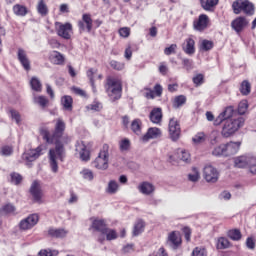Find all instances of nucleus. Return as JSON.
<instances>
[{
  "label": "nucleus",
  "mask_w": 256,
  "mask_h": 256,
  "mask_svg": "<svg viewBox=\"0 0 256 256\" xmlns=\"http://www.w3.org/2000/svg\"><path fill=\"white\" fill-rule=\"evenodd\" d=\"M54 143L56 146L49 151V161L52 172L57 173V171H59L58 161H63V153H65L63 145L71 143V137L64 133L62 134V137H60L58 141H54Z\"/></svg>",
  "instance_id": "obj_1"
},
{
  "label": "nucleus",
  "mask_w": 256,
  "mask_h": 256,
  "mask_svg": "<svg viewBox=\"0 0 256 256\" xmlns=\"http://www.w3.org/2000/svg\"><path fill=\"white\" fill-rule=\"evenodd\" d=\"M66 124L61 118L56 119V123L54 126V132L51 134L49 128L42 127L40 128V135L42 139L48 143V145H53L55 141H59L60 137H63L65 133Z\"/></svg>",
  "instance_id": "obj_2"
},
{
  "label": "nucleus",
  "mask_w": 256,
  "mask_h": 256,
  "mask_svg": "<svg viewBox=\"0 0 256 256\" xmlns=\"http://www.w3.org/2000/svg\"><path fill=\"white\" fill-rule=\"evenodd\" d=\"M109 159H111V148L109 144H103L98 156L92 162V166L98 171H107L109 169Z\"/></svg>",
  "instance_id": "obj_3"
},
{
  "label": "nucleus",
  "mask_w": 256,
  "mask_h": 256,
  "mask_svg": "<svg viewBox=\"0 0 256 256\" xmlns=\"http://www.w3.org/2000/svg\"><path fill=\"white\" fill-rule=\"evenodd\" d=\"M245 125V118L244 117H238L234 118L233 120H225L221 135L224 137V139H229V137H233L241 127Z\"/></svg>",
  "instance_id": "obj_4"
},
{
  "label": "nucleus",
  "mask_w": 256,
  "mask_h": 256,
  "mask_svg": "<svg viewBox=\"0 0 256 256\" xmlns=\"http://www.w3.org/2000/svg\"><path fill=\"white\" fill-rule=\"evenodd\" d=\"M121 82L115 78H108L106 83V93L110 97L111 101H118L121 99Z\"/></svg>",
  "instance_id": "obj_5"
},
{
  "label": "nucleus",
  "mask_w": 256,
  "mask_h": 256,
  "mask_svg": "<svg viewBox=\"0 0 256 256\" xmlns=\"http://www.w3.org/2000/svg\"><path fill=\"white\" fill-rule=\"evenodd\" d=\"M232 9L235 15H239L241 12L248 16L255 15V5L249 0L234 1Z\"/></svg>",
  "instance_id": "obj_6"
},
{
  "label": "nucleus",
  "mask_w": 256,
  "mask_h": 256,
  "mask_svg": "<svg viewBox=\"0 0 256 256\" xmlns=\"http://www.w3.org/2000/svg\"><path fill=\"white\" fill-rule=\"evenodd\" d=\"M55 29L57 35L62 37V39H71V35H73V25L69 22L61 23L55 22Z\"/></svg>",
  "instance_id": "obj_7"
},
{
  "label": "nucleus",
  "mask_w": 256,
  "mask_h": 256,
  "mask_svg": "<svg viewBox=\"0 0 256 256\" xmlns=\"http://www.w3.org/2000/svg\"><path fill=\"white\" fill-rule=\"evenodd\" d=\"M43 155V146H38L36 149L29 150L22 155L23 161H25L27 167H31L33 161L39 159Z\"/></svg>",
  "instance_id": "obj_8"
},
{
  "label": "nucleus",
  "mask_w": 256,
  "mask_h": 256,
  "mask_svg": "<svg viewBox=\"0 0 256 256\" xmlns=\"http://www.w3.org/2000/svg\"><path fill=\"white\" fill-rule=\"evenodd\" d=\"M37 223H39V215L31 214L28 217L22 219L19 222L18 227L20 231H29L30 229H33Z\"/></svg>",
  "instance_id": "obj_9"
},
{
  "label": "nucleus",
  "mask_w": 256,
  "mask_h": 256,
  "mask_svg": "<svg viewBox=\"0 0 256 256\" xmlns=\"http://www.w3.org/2000/svg\"><path fill=\"white\" fill-rule=\"evenodd\" d=\"M254 163L255 157L250 154H245L234 158V167H237L238 169H245Z\"/></svg>",
  "instance_id": "obj_10"
},
{
  "label": "nucleus",
  "mask_w": 256,
  "mask_h": 256,
  "mask_svg": "<svg viewBox=\"0 0 256 256\" xmlns=\"http://www.w3.org/2000/svg\"><path fill=\"white\" fill-rule=\"evenodd\" d=\"M203 177L207 183H217L219 181V170L212 165L203 168Z\"/></svg>",
  "instance_id": "obj_11"
},
{
  "label": "nucleus",
  "mask_w": 256,
  "mask_h": 256,
  "mask_svg": "<svg viewBox=\"0 0 256 256\" xmlns=\"http://www.w3.org/2000/svg\"><path fill=\"white\" fill-rule=\"evenodd\" d=\"M170 139L177 141L181 136V125L176 118H171L168 125Z\"/></svg>",
  "instance_id": "obj_12"
},
{
  "label": "nucleus",
  "mask_w": 256,
  "mask_h": 256,
  "mask_svg": "<svg viewBox=\"0 0 256 256\" xmlns=\"http://www.w3.org/2000/svg\"><path fill=\"white\" fill-rule=\"evenodd\" d=\"M78 27L81 33L82 31L91 33V30L93 29V19L91 18V14H83L82 20L78 22Z\"/></svg>",
  "instance_id": "obj_13"
},
{
  "label": "nucleus",
  "mask_w": 256,
  "mask_h": 256,
  "mask_svg": "<svg viewBox=\"0 0 256 256\" xmlns=\"http://www.w3.org/2000/svg\"><path fill=\"white\" fill-rule=\"evenodd\" d=\"M75 151L76 153H78L81 161L87 162L91 159L89 150H87V146L85 145V142L77 141L75 145Z\"/></svg>",
  "instance_id": "obj_14"
},
{
  "label": "nucleus",
  "mask_w": 256,
  "mask_h": 256,
  "mask_svg": "<svg viewBox=\"0 0 256 256\" xmlns=\"http://www.w3.org/2000/svg\"><path fill=\"white\" fill-rule=\"evenodd\" d=\"M18 61L25 71H31V61L27 57V52L23 48H19L17 52Z\"/></svg>",
  "instance_id": "obj_15"
},
{
  "label": "nucleus",
  "mask_w": 256,
  "mask_h": 256,
  "mask_svg": "<svg viewBox=\"0 0 256 256\" xmlns=\"http://www.w3.org/2000/svg\"><path fill=\"white\" fill-rule=\"evenodd\" d=\"M247 25H249V21L243 16L237 17L231 22L232 29L238 34L241 33V31H243Z\"/></svg>",
  "instance_id": "obj_16"
},
{
  "label": "nucleus",
  "mask_w": 256,
  "mask_h": 256,
  "mask_svg": "<svg viewBox=\"0 0 256 256\" xmlns=\"http://www.w3.org/2000/svg\"><path fill=\"white\" fill-rule=\"evenodd\" d=\"M30 193L35 201V203H41L43 197V191L41 190V185L38 181H34L30 187Z\"/></svg>",
  "instance_id": "obj_17"
},
{
  "label": "nucleus",
  "mask_w": 256,
  "mask_h": 256,
  "mask_svg": "<svg viewBox=\"0 0 256 256\" xmlns=\"http://www.w3.org/2000/svg\"><path fill=\"white\" fill-rule=\"evenodd\" d=\"M241 144V141H230L224 144L226 148V157H233V155H237V153H239V149H241Z\"/></svg>",
  "instance_id": "obj_18"
},
{
  "label": "nucleus",
  "mask_w": 256,
  "mask_h": 256,
  "mask_svg": "<svg viewBox=\"0 0 256 256\" xmlns=\"http://www.w3.org/2000/svg\"><path fill=\"white\" fill-rule=\"evenodd\" d=\"M181 242V234L179 232L173 231L168 235L167 243L172 249H177Z\"/></svg>",
  "instance_id": "obj_19"
},
{
  "label": "nucleus",
  "mask_w": 256,
  "mask_h": 256,
  "mask_svg": "<svg viewBox=\"0 0 256 256\" xmlns=\"http://www.w3.org/2000/svg\"><path fill=\"white\" fill-rule=\"evenodd\" d=\"M158 137H161V129L152 127L147 130L146 134L142 137V141L147 143V141L151 139H158Z\"/></svg>",
  "instance_id": "obj_20"
},
{
  "label": "nucleus",
  "mask_w": 256,
  "mask_h": 256,
  "mask_svg": "<svg viewBox=\"0 0 256 256\" xmlns=\"http://www.w3.org/2000/svg\"><path fill=\"white\" fill-rule=\"evenodd\" d=\"M209 24V16L205 14H201L196 22H194V29L196 31H204L207 29V25Z\"/></svg>",
  "instance_id": "obj_21"
},
{
  "label": "nucleus",
  "mask_w": 256,
  "mask_h": 256,
  "mask_svg": "<svg viewBox=\"0 0 256 256\" xmlns=\"http://www.w3.org/2000/svg\"><path fill=\"white\" fill-rule=\"evenodd\" d=\"M48 235H50V237H54L55 239H64V237L69 235V230H66L65 228H50L48 230Z\"/></svg>",
  "instance_id": "obj_22"
},
{
  "label": "nucleus",
  "mask_w": 256,
  "mask_h": 256,
  "mask_svg": "<svg viewBox=\"0 0 256 256\" xmlns=\"http://www.w3.org/2000/svg\"><path fill=\"white\" fill-rule=\"evenodd\" d=\"M182 51L186 53V55H194L195 54V40L193 38H187L182 44Z\"/></svg>",
  "instance_id": "obj_23"
},
{
  "label": "nucleus",
  "mask_w": 256,
  "mask_h": 256,
  "mask_svg": "<svg viewBox=\"0 0 256 256\" xmlns=\"http://www.w3.org/2000/svg\"><path fill=\"white\" fill-rule=\"evenodd\" d=\"M138 191L142 193V195H152V193H155V186L149 182H142L138 186Z\"/></svg>",
  "instance_id": "obj_24"
},
{
  "label": "nucleus",
  "mask_w": 256,
  "mask_h": 256,
  "mask_svg": "<svg viewBox=\"0 0 256 256\" xmlns=\"http://www.w3.org/2000/svg\"><path fill=\"white\" fill-rule=\"evenodd\" d=\"M149 117H150L151 123H154L155 125H159V123H161V121L163 120V111L161 110V108H154L150 112Z\"/></svg>",
  "instance_id": "obj_25"
},
{
  "label": "nucleus",
  "mask_w": 256,
  "mask_h": 256,
  "mask_svg": "<svg viewBox=\"0 0 256 256\" xmlns=\"http://www.w3.org/2000/svg\"><path fill=\"white\" fill-rule=\"evenodd\" d=\"M87 77L90 79L93 93H97V88L95 87V79L97 77L98 79H101V77L103 76L101 74L97 75V69L91 68L90 70L87 71Z\"/></svg>",
  "instance_id": "obj_26"
},
{
  "label": "nucleus",
  "mask_w": 256,
  "mask_h": 256,
  "mask_svg": "<svg viewBox=\"0 0 256 256\" xmlns=\"http://www.w3.org/2000/svg\"><path fill=\"white\" fill-rule=\"evenodd\" d=\"M91 229H94V231H98L99 233H104V231L107 229V225L105 224L104 220L101 219H93L91 224Z\"/></svg>",
  "instance_id": "obj_27"
},
{
  "label": "nucleus",
  "mask_w": 256,
  "mask_h": 256,
  "mask_svg": "<svg viewBox=\"0 0 256 256\" xmlns=\"http://www.w3.org/2000/svg\"><path fill=\"white\" fill-rule=\"evenodd\" d=\"M50 61L54 65H63L65 63V56L58 51H53L50 54Z\"/></svg>",
  "instance_id": "obj_28"
},
{
  "label": "nucleus",
  "mask_w": 256,
  "mask_h": 256,
  "mask_svg": "<svg viewBox=\"0 0 256 256\" xmlns=\"http://www.w3.org/2000/svg\"><path fill=\"white\" fill-rule=\"evenodd\" d=\"M143 129V122L141 119L136 118L131 123V131L135 133V135H141V130Z\"/></svg>",
  "instance_id": "obj_29"
},
{
  "label": "nucleus",
  "mask_w": 256,
  "mask_h": 256,
  "mask_svg": "<svg viewBox=\"0 0 256 256\" xmlns=\"http://www.w3.org/2000/svg\"><path fill=\"white\" fill-rule=\"evenodd\" d=\"M212 155L214 157H227L225 144L215 146L214 149L212 150Z\"/></svg>",
  "instance_id": "obj_30"
},
{
  "label": "nucleus",
  "mask_w": 256,
  "mask_h": 256,
  "mask_svg": "<svg viewBox=\"0 0 256 256\" xmlns=\"http://www.w3.org/2000/svg\"><path fill=\"white\" fill-rule=\"evenodd\" d=\"M61 105L65 111H73V98L71 96H63L61 98Z\"/></svg>",
  "instance_id": "obj_31"
},
{
  "label": "nucleus",
  "mask_w": 256,
  "mask_h": 256,
  "mask_svg": "<svg viewBox=\"0 0 256 256\" xmlns=\"http://www.w3.org/2000/svg\"><path fill=\"white\" fill-rule=\"evenodd\" d=\"M177 155L180 161H183V163H191V154L184 149H178Z\"/></svg>",
  "instance_id": "obj_32"
},
{
  "label": "nucleus",
  "mask_w": 256,
  "mask_h": 256,
  "mask_svg": "<svg viewBox=\"0 0 256 256\" xmlns=\"http://www.w3.org/2000/svg\"><path fill=\"white\" fill-rule=\"evenodd\" d=\"M80 176L82 177V179H84V181H93V179H95V174L93 173V171L89 168H84L80 171Z\"/></svg>",
  "instance_id": "obj_33"
},
{
  "label": "nucleus",
  "mask_w": 256,
  "mask_h": 256,
  "mask_svg": "<svg viewBox=\"0 0 256 256\" xmlns=\"http://www.w3.org/2000/svg\"><path fill=\"white\" fill-rule=\"evenodd\" d=\"M37 11L42 17H45L49 13V8H47L45 0H39L37 4Z\"/></svg>",
  "instance_id": "obj_34"
},
{
  "label": "nucleus",
  "mask_w": 256,
  "mask_h": 256,
  "mask_svg": "<svg viewBox=\"0 0 256 256\" xmlns=\"http://www.w3.org/2000/svg\"><path fill=\"white\" fill-rule=\"evenodd\" d=\"M35 105H39L42 109H45L49 105V100L45 96H35L33 98Z\"/></svg>",
  "instance_id": "obj_35"
},
{
  "label": "nucleus",
  "mask_w": 256,
  "mask_h": 256,
  "mask_svg": "<svg viewBox=\"0 0 256 256\" xmlns=\"http://www.w3.org/2000/svg\"><path fill=\"white\" fill-rule=\"evenodd\" d=\"M107 193L110 195H115L119 191V183L115 180H110L106 188Z\"/></svg>",
  "instance_id": "obj_36"
},
{
  "label": "nucleus",
  "mask_w": 256,
  "mask_h": 256,
  "mask_svg": "<svg viewBox=\"0 0 256 256\" xmlns=\"http://www.w3.org/2000/svg\"><path fill=\"white\" fill-rule=\"evenodd\" d=\"M219 3V0H201V5L205 11H212L213 7H215Z\"/></svg>",
  "instance_id": "obj_37"
},
{
  "label": "nucleus",
  "mask_w": 256,
  "mask_h": 256,
  "mask_svg": "<svg viewBox=\"0 0 256 256\" xmlns=\"http://www.w3.org/2000/svg\"><path fill=\"white\" fill-rule=\"evenodd\" d=\"M145 231V222L142 220H138L134 225L133 235L137 237V235H141Z\"/></svg>",
  "instance_id": "obj_38"
},
{
  "label": "nucleus",
  "mask_w": 256,
  "mask_h": 256,
  "mask_svg": "<svg viewBox=\"0 0 256 256\" xmlns=\"http://www.w3.org/2000/svg\"><path fill=\"white\" fill-rule=\"evenodd\" d=\"M221 141V135L219 134V131L213 130L209 135V142L210 145H217Z\"/></svg>",
  "instance_id": "obj_39"
},
{
  "label": "nucleus",
  "mask_w": 256,
  "mask_h": 256,
  "mask_svg": "<svg viewBox=\"0 0 256 256\" xmlns=\"http://www.w3.org/2000/svg\"><path fill=\"white\" fill-rule=\"evenodd\" d=\"M13 152V146L4 145L0 148L1 157H11V155H13Z\"/></svg>",
  "instance_id": "obj_40"
},
{
  "label": "nucleus",
  "mask_w": 256,
  "mask_h": 256,
  "mask_svg": "<svg viewBox=\"0 0 256 256\" xmlns=\"http://www.w3.org/2000/svg\"><path fill=\"white\" fill-rule=\"evenodd\" d=\"M193 143L196 145H201V143H205L207 141V135L204 134V132H198L193 138Z\"/></svg>",
  "instance_id": "obj_41"
},
{
  "label": "nucleus",
  "mask_w": 256,
  "mask_h": 256,
  "mask_svg": "<svg viewBox=\"0 0 256 256\" xmlns=\"http://www.w3.org/2000/svg\"><path fill=\"white\" fill-rule=\"evenodd\" d=\"M13 12L19 17H25L27 15V7L17 4L13 7Z\"/></svg>",
  "instance_id": "obj_42"
},
{
  "label": "nucleus",
  "mask_w": 256,
  "mask_h": 256,
  "mask_svg": "<svg viewBox=\"0 0 256 256\" xmlns=\"http://www.w3.org/2000/svg\"><path fill=\"white\" fill-rule=\"evenodd\" d=\"M189 181H192V183H197L199 179H201V174L199 173V169L192 168V172L188 175Z\"/></svg>",
  "instance_id": "obj_43"
},
{
  "label": "nucleus",
  "mask_w": 256,
  "mask_h": 256,
  "mask_svg": "<svg viewBox=\"0 0 256 256\" xmlns=\"http://www.w3.org/2000/svg\"><path fill=\"white\" fill-rule=\"evenodd\" d=\"M102 235H106L107 241H115L118 237L117 232L109 228H106Z\"/></svg>",
  "instance_id": "obj_44"
},
{
  "label": "nucleus",
  "mask_w": 256,
  "mask_h": 256,
  "mask_svg": "<svg viewBox=\"0 0 256 256\" xmlns=\"http://www.w3.org/2000/svg\"><path fill=\"white\" fill-rule=\"evenodd\" d=\"M186 101H187V98L185 96L183 95L177 96L174 99L173 107L175 109H179V107H182V105H185Z\"/></svg>",
  "instance_id": "obj_45"
},
{
  "label": "nucleus",
  "mask_w": 256,
  "mask_h": 256,
  "mask_svg": "<svg viewBox=\"0 0 256 256\" xmlns=\"http://www.w3.org/2000/svg\"><path fill=\"white\" fill-rule=\"evenodd\" d=\"M240 93H242V95H249V93H251V84L247 80L241 83Z\"/></svg>",
  "instance_id": "obj_46"
},
{
  "label": "nucleus",
  "mask_w": 256,
  "mask_h": 256,
  "mask_svg": "<svg viewBox=\"0 0 256 256\" xmlns=\"http://www.w3.org/2000/svg\"><path fill=\"white\" fill-rule=\"evenodd\" d=\"M228 237L232 239V241H241V231L239 229H233L228 232Z\"/></svg>",
  "instance_id": "obj_47"
},
{
  "label": "nucleus",
  "mask_w": 256,
  "mask_h": 256,
  "mask_svg": "<svg viewBox=\"0 0 256 256\" xmlns=\"http://www.w3.org/2000/svg\"><path fill=\"white\" fill-rule=\"evenodd\" d=\"M10 213H15V206L12 204H6L0 208V215H9Z\"/></svg>",
  "instance_id": "obj_48"
},
{
  "label": "nucleus",
  "mask_w": 256,
  "mask_h": 256,
  "mask_svg": "<svg viewBox=\"0 0 256 256\" xmlns=\"http://www.w3.org/2000/svg\"><path fill=\"white\" fill-rule=\"evenodd\" d=\"M201 51H211L213 49V41L210 40H202L200 42Z\"/></svg>",
  "instance_id": "obj_49"
},
{
  "label": "nucleus",
  "mask_w": 256,
  "mask_h": 256,
  "mask_svg": "<svg viewBox=\"0 0 256 256\" xmlns=\"http://www.w3.org/2000/svg\"><path fill=\"white\" fill-rule=\"evenodd\" d=\"M30 85L33 91H37V92L41 91V81H39V78L32 77V79L30 80Z\"/></svg>",
  "instance_id": "obj_50"
},
{
  "label": "nucleus",
  "mask_w": 256,
  "mask_h": 256,
  "mask_svg": "<svg viewBox=\"0 0 256 256\" xmlns=\"http://www.w3.org/2000/svg\"><path fill=\"white\" fill-rule=\"evenodd\" d=\"M131 147V141L128 138H124L119 142L120 151H129Z\"/></svg>",
  "instance_id": "obj_51"
},
{
  "label": "nucleus",
  "mask_w": 256,
  "mask_h": 256,
  "mask_svg": "<svg viewBox=\"0 0 256 256\" xmlns=\"http://www.w3.org/2000/svg\"><path fill=\"white\" fill-rule=\"evenodd\" d=\"M248 107H249V104L247 103V100H242L238 104V113H239V115H245V113H247Z\"/></svg>",
  "instance_id": "obj_52"
},
{
  "label": "nucleus",
  "mask_w": 256,
  "mask_h": 256,
  "mask_svg": "<svg viewBox=\"0 0 256 256\" xmlns=\"http://www.w3.org/2000/svg\"><path fill=\"white\" fill-rule=\"evenodd\" d=\"M110 67L116 71H123V69H125V63L112 60L110 61Z\"/></svg>",
  "instance_id": "obj_53"
},
{
  "label": "nucleus",
  "mask_w": 256,
  "mask_h": 256,
  "mask_svg": "<svg viewBox=\"0 0 256 256\" xmlns=\"http://www.w3.org/2000/svg\"><path fill=\"white\" fill-rule=\"evenodd\" d=\"M230 246L229 240L227 238L218 239L217 249H228Z\"/></svg>",
  "instance_id": "obj_54"
},
{
  "label": "nucleus",
  "mask_w": 256,
  "mask_h": 256,
  "mask_svg": "<svg viewBox=\"0 0 256 256\" xmlns=\"http://www.w3.org/2000/svg\"><path fill=\"white\" fill-rule=\"evenodd\" d=\"M233 113H234V110H233V107H227L222 113V116L224 118L225 121L227 120H231V117H233Z\"/></svg>",
  "instance_id": "obj_55"
},
{
  "label": "nucleus",
  "mask_w": 256,
  "mask_h": 256,
  "mask_svg": "<svg viewBox=\"0 0 256 256\" xmlns=\"http://www.w3.org/2000/svg\"><path fill=\"white\" fill-rule=\"evenodd\" d=\"M23 181V176L19 173H12L11 174V182L14 183V185H19Z\"/></svg>",
  "instance_id": "obj_56"
},
{
  "label": "nucleus",
  "mask_w": 256,
  "mask_h": 256,
  "mask_svg": "<svg viewBox=\"0 0 256 256\" xmlns=\"http://www.w3.org/2000/svg\"><path fill=\"white\" fill-rule=\"evenodd\" d=\"M118 33L120 37H124V39H127V37L131 35V29L129 27H123L119 29Z\"/></svg>",
  "instance_id": "obj_57"
},
{
  "label": "nucleus",
  "mask_w": 256,
  "mask_h": 256,
  "mask_svg": "<svg viewBox=\"0 0 256 256\" xmlns=\"http://www.w3.org/2000/svg\"><path fill=\"white\" fill-rule=\"evenodd\" d=\"M40 256H58L59 255V251L57 250H41L39 252Z\"/></svg>",
  "instance_id": "obj_58"
},
{
  "label": "nucleus",
  "mask_w": 256,
  "mask_h": 256,
  "mask_svg": "<svg viewBox=\"0 0 256 256\" xmlns=\"http://www.w3.org/2000/svg\"><path fill=\"white\" fill-rule=\"evenodd\" d=\"M192 256H207V250H205V248L196 247L192 252Z\"/></svg>",
  "instance_id": "obj_59"
},
{
  "label": "nucleus",
  "mask_w": 256,
  "mask_h": 256,
  "mask_svg": "<svg viewBox=\"0 0 256 256\" xmlns=\"http://www.w3.org/2000/svg\"><path fill=\"white\" fill-rule=\"evenodd\" d=\"M87 109L89 111H101V109H103V105L99 102H94L93 104L88 105Z\"/></svg>",
  "instance_id": "obj_60"
},
{
  "label": "nucleus",
  "mask_w": 256,
  "mask_h": 256,
  "mask_svg": "<svg viewBox=\"0 0 256 256\" xmlns=\"http://www.w3.org/2000/svg\"><path fill=\"white\" fill-rule=\"evenodd\" d=\"M11 118L19 125L21 123V114L16 110H10Z\"/></svg>",
  "instance_id": "obj_61"
},
{
  "label": "nucleus",
  "mask_w": 256,
  "mask_h": 256,
  "mask_svg": "<svg viewBox=\"0 0 256 256\" xmlns=\"http://www.w3.org/2000/svg\"><path fill=\"white\" fill-rule=\"evenodd\" d=\"M175 51H177V44H172L169 47L164 49V53L166 55H173L175 54Z\"/></svg>",
  "instance_id": "obj_62"
},
{
  "label": "nucleus",
  "mask_w": 256,
  "mask_h": 256,
  "mask_svg": "<svg viewBox=\"0 0 256 256\" xmlns=\"http://www.w3.org/2000/svg\"><path fill=\"white\" fill-rule=\"evenodd\" d=\"M193 83L197 87H199V85H203V74H198V75L194 76Z\"/></svg>",
  "instance_id": "obj_63"
},
{
  "label": "nucleus",
  "mask_w": 256,
  "mask_h": 256,
  "mask_svg": "<svg viewBox=\"0 0 256 256\" xmlns=\"http://www.w3.org/2000/svg\"><path fill=\"white\" fill-rule=\"evenodd\" d=\"M154 95H156V97L163 95V87L160 84L154 86Z\"/></svg>",
  "instance_id": "obj_64"
}]
</instances>
